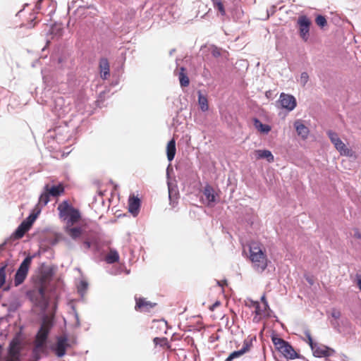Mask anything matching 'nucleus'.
Returning <instances> with one entry per match:
<instances>
[{
    "label": "nucleus",
    "mask_w": 361,
    "mask_h": 361,
    "mask_svg": "<svg viewBox=\"0 0 361 361\" xmlns=\"http://www.w3.org/2000/svg\"><path fill=\"white\" fill-rule=\"evenodd\" d=\"M35 211L36 212L35 214H30L29 216L18 226L13 234L14 238L20 239L23 238L25 233L30 228L39 214H37V210Z\"/></svg>",
    "instance_id": "7"
},
{
    "label": "nucleus",
    "mask_w": 361,
    "mask_h": 361,
    "mask_svg": "<svg viewBox=\"0 0 361 361\" xmlns=\"http://www.w3.org/2000/svg\"><path fill=\"white\" fill-rule=\"evenodd\" d=\"M355 236L357 237V238H360L361 234L358 231H356L355 233Z\"/></svg>",
    "instance_id": "44"
},
{
    "label": "nucleus",
    "mask_w": 361,
    "mask_h": 361,
    "mask_svg": "<svg viewBox=\"0 0 361 361\" xmlns=\"http://www.w3.org/2000/svg\"><path fill=\"white\" fill-rule=\"evenodd\" d=\"M78 243H82V247L85 250H89L91 247V242L90 239L85 235L84 238L82 240V241L79 242Z\"/></svg>",
    "instance_id": "35"
},
{
    "label": "nucleus",
    "mask_w": 361,
    "mask_h": 361,
    "mask_svg": "<svg viewBox=\"0 0 361 361\" xmlns=\"http://www.w3.org/2000/svg\"><path fill=\"white\" fill-rule=\"evenodd\" d=\"M140 207V200L137 197H130L128 200V211L133 216H137Z\"/></svg>",
    "instance_id": "13"
},
{
    "label": "nucleus",
    "mask_w": 361,
    "mask_h": 361,
    "mask_svg": "<svg viewBox=\"0 0 361 361\" xmlns=\"http://www.w3.org/2000/svg\"><path fill=\"white\" fill-rule=\"evenodd\" d=\"M254 154L257 159H265L269 163L274 160L272 153L268 149H257L254 152Z\"/></svg>",
    "instance_id": "15"
},
{
    "label": "nucleus",
    "mask_w": 361,
    "mask_h": 361,
    "mask_svg": "<svg viewBox=\"0 0 361 361\" xmlns=\"http://www.w3.org/2000/svg\"><path fill=\"white\" fill-rule=\"evenodd\" d=\"M198 104L202 111H206L209 109L208 100L206 96L203 95L201 91H198Z\"/></svg>",
    "instance_id": "25"
},
{
    "label": "nucleus",
    "mask_w": 361,
    "mask_h": 361,
    "mask_svg": "<svg viewBox=\"0 0 361 361\" xmlns=\"http://www.w3.org/2000/svg\"><path fill=\"white\" fill-rule=\"evenodd\" d=\"M185 68L184 67H180L178 70V72L175 71V74L178 76L180 85L181 87H188L190 83L189 78L188 77L185 73Z\"/></svg>",
    "instance_id": "19"
},
{
    "label": "nucleus",
    "mask_w": 361,
    "mask_h": 361,
    "mask_svg": "<svg viewBox=\"0 0 361 361\" xmlns=\"http://www.w3.org/2000/svg\"><path fill=\"white\" fill-rule=\"evenodd\" d=\"M276 8V6L273 5L269 8L267 9V15L266 19L269 18V16H273L275 13Z\"/></svg>",
    "instance_id": "37"
},
{
    "label": "nucleus",
    "mask_w": 361,
    "mask_h": 361,
    "mask_svg": "<svg viewBox=\"0 0 361 361\" xmlns=\"http://www.w3.org/2000/svg\"><path fill=\"white\" fill-rule=\"evenodd\" d=\"M4 244L0 245V250H3Z\"/></svg>",
    "instance_id": "46"
},
{
    "label": "nucleus",
    "mask_w": 361,
    "mask_h": 361,
    "mask_svg": "<svg viewBox=\"0 0 361 361\" xmlns=\"http://www.w3.org/2000/svg\"><path fill=\"white\" fill-rule=\"evenodd\" d=\"M252 306L255 309V313L257 315H262L264 313H265V312L267 310H264V305H263V307H261L258 302L252 301Z\"/></svg>",
    "instance_id": "30"
},
{
    "label": "nucleus",
    "mask_w": 361,
    "mask_h": 361,
    "mask_svg": "<svg viewBox=\"0 0 361 361\" xmlns=\"http://www.w3.org/2000/svg\"><path fill=\"white\" fill-rule=\"evenodd\" d=\"M59 218L66 223H78L81 218L78 209L74 208L68 200L58 205Z\"/></svg>",
    "instance_id": "3"
},
{
    "label": "nucleus",
    "mask_w": 361,
    "mask_h": 361,
    "mask_svg": "<svg viewBox=\"0 0 361 361\" xmlns=\"http://www.w3.org/2000/svg\"><path fill=\"white\" fill-rule=\"evenodd\" d=\"M253 123L255 128L261 133H268L271 130L270 126L263 124L258 118H254Z\"/></svg>",
    "instance_id": "23"
},
{
    "label": "nucleus",
    "mask_w": 361,
    "mask_h": 361,
    "mask_svg": "<svg viewBox=\"0 0 361 361\" xmlns=\"http://www.w3.org/2000/svg\"><path fill=\"white\" fill-rule=\"evenodd\" d=\"M61 28H58V30H57V32H59V35H61V33H60V32H61Z\"/></svg>",
    "instance_id": "47"
},
{
    "label": "nucleus",
    "mask_w": 361,
    "mask_h": 361,
    "mask_svg": "<svg viewBox=\"0 0 361 361\" xmlns=\"http://www.w3.org/2000/svg\"><path fill=\"white\" fill-rule=\"evenodd\" d=\"M157 339H158V338H155L154 339V342H156V341H157Z\"/></svg>",
    "instance_id": "50"
},
{
    "label": "nucleus",
    "mask_w": 361,
    "mask_h": 361,
    "mask_svg": "<svg viewBox=\"0 0 361 361\" xmlns=\"http://www.w3.org/2000/svg\"><path fill=\"white\" fill-rule=\"evenodd\" d=\"M249 257L255 271L262 273L267 269L269 260L265 251L257 243H250Z\"/></svg>",
    "instance_id": "1"
},
{
    "label": "nucleus",
    "mask_w": 361,
    "mask_h": 361,
    "mask_svg": "<svg viewBox=\"0 0 361 361\" xmlns=\"http://www.w3.org/2000/svg\"><path fill=\"white\" fill-rule=\"evenodd\" d=\"M331 315L333 318L337 319L341 317V312L339 310L333 309L331 311Z\"/></svg>",
    "instance_id": "38"
},
{
    "label": "nucleus",
    "mask_w": 361,
    "mask_h": 361,
    "mask_svg": "<svg viewBox=\"0 0 361 361\" xmlns=\"http://www.w3.org/2000/svg\"><path fill=\"white\" fill-rule=\"evenodd\" d=\"M309 80V75L307 72H302L298 82L302 86H305Z\"/></svg>",
    "instance_id": "32"
},
{
    "label": "nucleus",
    "mask_w": 361,
    "mask_h": 361,
    "mask_svg": "<svg viewBox=\"0 0 361 361\" xmlns=\"http://www.w3.org/2000/svg\"><path fill=\"white\" fill-rule=\"evenodd\" d=\"M280 352L287 359L293 360L299 357L298 354L295 351L293 348L288 343H287V344L280 350Z\"/></svg>",
    "instance_id": "17"
},
{
    "label": "nucleus",
    "mask_w": 361,
    "mask_h": 361,
    "mask_svg": "<svg viewBox=\"0 0 361 361\" xmlns=\"http://www.w3.org/2000/svg\"><path fill=\"white\" fill-rule=\"evenodd\" d=\"M38 292H39V295L44 298V295H45V290H44V288L43 287H40L39 289H38Z\"/></svg>",
    "instance_id": "43"
},
{
    "label": "nucleus",
    "mask_w": 361,
    "mask_h": 361,
    "mask_svg": "<svg viewBox=\"0 0 361 361\" xmlns=\"http://www.w3.org/2000/svg\"><path fill=\"white\" fill-rule=\"evenodd\" d=\"M101 78L106 80L109 76V63L106 59H102L99 61Z\"/></svg>",
    "instance_id": "20"
},
{
    "label": "nucleus",
    "mask_w": 361,
    "mask_h": 361,
    "mask_svg": "<svg viewBox=\"0 0 361 361\" xmlns=\"http://www.w3.org/2000/svg\"><path fill=\"white\" fill-rule=\"evenodd\" d=\"M272 342L276 348L280 351L286 344L287 341L278 337H272Z\"/></svg>",
    "instance_id": "28"
},
{
    "label": "nucleus",
    "mask_w": 361,
    "mask_h": 361,
    "mask_svg": "<svg viewBox=\"0 0 361 361\" xmlns=\"http://www.w3.org/2000/svg\"><path fill=\"white\" fill-rule=\"evenodd\" d=\"M297 24L300 37L304 42H307L310 37V20L306 16H302L298 18Z\"/></svg>",
    "instance_id": "9"
},
{
    "label": "nucleus",
    "mask_w": 361,
    "mask_h": 361,
    "mask_svg": "<svg viewBox=\"0 0 361 361\" xmlns=\"http://www.w3.org/2000/svg\"><path fill=\"white\" fill-rule=\"evenodd\" d=\"M6 267H1L0 268V288L3 286L6 280Z\"/></svg>",
    "instance_id": "34"
},
{
    "label": "nucleus",
    "mask_w": 361,
    "mask_h": 361,
    "mask_svg": "<svg viewBox=\"0 0 361 361\" xmlns=\"http://www.w3.org/2000/svg\"><path fill=\"white\" fill-rule=\"evenodd\" d=\"M315 22L321 27H324L327 23L325 17L321 15L317 16Z\"/></svg>",
    "instance_id": "33"
},
{
    "label": "nucleus",
    "mask_w": 361,
    "mask_h": 361,
    "mask_svg": "<svg viewBox=\"0 0 361 361\" xmlns=\"http://www.w3.org/2000/svg\"><path fill=\"white\" fill-rule=\"evenodd\" d=\"M203 194L207 201L208 205L216 202L215 192L212 186L206 185L204 188Z\"/></svg>",
    "instance_id": "18"
},
{
    "label": "nucleus",
    "mask_w": 361,
    "mask_h": 361,
    "mask_svg": "<svg viewBox=\"0 0 361 361\" xmlns=\"http://www.w3.org/2000/svg\"><path fill=\"white\" fill-rule=\"evenodd\" d=\"M88 284L85 281H80L79 284L78 285V291L80 294L81 296L85 293L87 289Z\"/></svg>",
    "instance_id": "29"
},
{
    "label": "nucleus",
    "mask_w": 361,
    "mask_h": 361,
    "mask_svg": "<svg viewBox=\"0 0 361 361\" xmlns=\"http://www.w3.org/2000/svg\"><path fill=\"white\" fill-rule=\"evenodd\" d=\"M279 102L283 108L288 109V111H292L296 106V99L295 98L290 94H286L285 93H281L280 95Z\"/></svg>",
    "instance_id": "11"
},
{
    "label": "nucleus",
    "mask_w": 361,
    "mask_h": 361,
    "mask_svg": "<svg viewBox=\"0 0 361 361\" xmlns=\"http://www.w3.org/2000/svg\"><path fill=\"white\" fill-rule=\"evenodd\" d=\"M305 335H306V336L307 338L308 343H309L310 348H312V346H313L315 344V343L313 342L312 336H311L310 333L309 331H306L305 332Z\"/></svg>",
    "instance_id": "39"
},
{
    "label": "nucleus",
    "mask_w": 361,
    "mask_h": 361,
    "mask_svg": "<svg viewBox=\"0 0 361 361\" xmlns=\"http://www.w3.org/2000/svg\"><path fill=\"white\" fill-rule=\"evenodd\" d=\"M311 349L313 352L314 356L317 357H329L332 353H334V350L327 346L319 345L317 343H315L312 346Z\"/></svg>",
    "instance_id": "12"
},
{
    "label": "nucleus",
    "mask_w": 361,
    "mask_h": 361,
    "mask_svg": "<svg viewBox=\"0 0 361 361\" xmlns=\"http://www.w3.org/2000/svg\"><path fill=\"white\" fill-rule=\"evenodd\" d=\"M22 342L18 336L14 337L8 348V357L5 361H20Z\"/></svg>",
    "instance_id": "5"
},
{
    "label": "nucleus",
    "mask_w": 361,
    "mask_h": 361,
    "mask_svg": "<svg viewBox=\"0 0 361 361\" xmlns=\"http://www.w3.org/2000/svg\"><path fill=\"white\" fill-rule=\"evenodd\" d=\"M32 257L28 256L21 262L14 276V285L18 286L26 279Z\"/></svg>",
    "instance_id": "6"
},
{
    "label": "nucleus",
    "mask_w": 361,
    "mask_h": 361,
    "mask_svg": "<svg viewBox=\"0 0 361 361\" xmlns=\"http://www.w3.org/2000/svg\"><path fill=\"white\" fill-rule=\"evenodd\" d=\"M261 300L262 301L263 305L264 306V310H267L269 308V305H268L267 301L266 300L265 295L262 296Z\"/></svg>",
    "instance_id": "42"
},
{
    "label": "nucleus",
    "mask_w": 361,
    "mask_h": 361,
    "mask_svg": "<svg viewBox=\"0 0 361 361\" xmlns=\"http://www.w3.org/2000/svg\"><path fill=\"white\" fill-rule=\"evenodd\" d=\"M54 28H51V34L54 32Z\"/></svg>",
    "instance_id": "49"
},
{
    "label": "nucleus",
    "mask_w": 361,
    "mask_h": 361,
    "mask_svg": "<svg viewBox=\"0 0 361 361\" xmlns=\"http://www.w3.org/2000/svg\"><path fill=\"white\" fill-rule=\"evenodd\" d=\"M214 8H216L221 13V15H225L226 12L224 5L219 0L214 1Z\"/></svg>",
    "instance_id": "31"
},
{
    "label": "nucleus",
    "mask_w": 361,
    "mask_h": 361,
    "mask_svg": "<svg viewBox=\"0 0 361 361\" xmlns=\"http://www.w3.org/2000/svg\"><path fill=\"white\" fill-rule=\"evenodd\" d=\"M69 346L66 336H59L56 344L53 347V350L58 357H61L66 354V349Z\"/></svg>",
    "instance_id": "10"
},
{
    "label": "nucleus",
    "mask_w": 361,
    "mask_h": 361,
    "mask_svg": "<svg viewBox=\"0 0 361 361\" xmlns=\"http://www.w3.org/2000/svg\"><path fill=\"white\" fill-rule=\"evenodd\" d=\"M212 54L214 57H218L221 55V51L218 48L215 47L213 49Z\"/></svg>",
    "instance_id": "41"
},
{
    "label": "nucleus",
    "mask_w": 361,
    "mask_h": 361,
    "mask_svg": "<svg viewBox=\"0 0 361 361\" xmlns=\"http://www.w3.org/2000/svg\"><path fill=\"white\" fill-rule=\"evenodd\" d=\"M75 223H66L64 226L65 233L73 241H82L85 235V230L81 226H74Z\"/></svg>",
    "instance_id": "8"
},
{
    "label": "nucleus",
    "mask_w": 361,
    "mask_h": 361,
    "mask_svg": "<svg viewBox=\"0 0 361 361\" xmlns=\"http://www.w3.org/2000/svg\"><path fill=\"white\" fill-rule=\"evenodd\" d=\"M175 51L174 49L171 50V51H170V54L171 55L172 54H173V51Z\"/></svg>",
    "instance_id": "48"
},
{
    "label": "nucleus",
    "mask_w": 361,
    "mask_h": 361,
    "mask_svg": "<svg viewBox=\"0 0 361 361\" xmlns=\"http://www.w3.org/2000/svg\"><path fill=\"white\" fill-rule=\"evenodd\" d=\"M119 260L118 252L115 249H110L109 252L105 257V261L108 264H113Z\"/></svg>",
    "instance_id": "24"
},
{
    "label": "nucleus",
    "mask_w": 361,
    "mask_h": 361,
    "mask_svg": "<svg viewBox=\"0 0 361 361\" xmlns=\"http://www.w3.org/2000/svg\"><path fill=\"white\" fill-rule=\"evenodd\" d=\"M327 135L334 144L335 148L339 152L341 156H345L353 157L355 155V152L349 149L345 144L339 138L338 134L332 130H328Z\"/></svg>",
    "instance_id": "4"
},
{
    "label": "nucleus",
    "mask_w": 361,
    "mask_h": 361,
    "mask_svg": "<svg viewBox=\"0 0 361 361\" xmlns=\"http://www.w3.org/2000/svg\"><path fill=\"white\" fill-rule=\"evenodd\" d=\"M294 126L298 135L301 136L303 139L307 137L309 130L303 123L300 121H296L294 123Z\"/></svg>",
    "instance_id": "21"
},
{
    "label": "nucleus",
    "mask_w": 361,
    "mask_h": 361,
    "mask_svg": "<svg viewBox=\"0 0 361 361\" xmlns=\"http://www.w3.org/2000/svg\"><path fill=\"white\" fill-rule=\"evenodd\" d=\"M64 99L62 97H56L53 101L52 111L61 116L64 112L63 109Z\"/></svg>",
    "instance_id": "14"
},
{
    "label": "nucleus",
    "mask_w": 361,
    "mask_h": 361,
    "mask_svg": "<svg viewBox=\"0 0 361 361\" xmlns=\"http://www.w3.org/2000/svg\"><path fill=\"white\" fill-rule=\"evenodd\" d=\"M154 305L155 304H152L150 302H147L143 298L136 299V309L145 308V310H149V309L152 308Z\"/></svg>",
    "instance_id": "26"
},
{
    "label": "nucleus",
    "mask_w": 361,
    "mask_h": 361,
    "mask_svg": "<svg viewBox=\"0 0 361 361\" xmlns=\"http://www.w3.org/2000/svg\"><path fill=\"white\" fill-rule=\"evenodd\" d=\"M169 200H170V204L172 205V207H175L176 204H177V201H176V197L174 198L173 196H172V190L170 188V186H169Z\"/></svg>",
    "instance_id": "36"
},
{
    "label": "nucleus",
    "mask_w": 361,
    "mask_h": 361,
    "mask_svg": "<svg viewBox=\"0 0 361 361\" xmlns=\"http://www.w3.org/2000/svg\"><path fill=\"white\" fill-rule=\"evenodd\" d=\"M249 348H250V344L245 341V342H244L243 346L240 350L231 353L229 355V356L231 357V358L232 360L239 357L241 355H243V354H245L246 352H247L249 350Z\"/></svg>",
    "instance_id": "27"
},
{
    "label": "nucleus",
    "mask_w": 361,
    "mask_h": 361,
    "mask_svg": "<svg viewBox=\"0 0 361 361\" xmlns=\"http://www.w3.org/2000/svg\"><path fill=\"white\" fill-rule=\"evenodd\" d=\"M176 142L173 139H172L168 142L166 147L167 159L169 161H171L173 159L176 154Z\"/></svg>",
    "instance_id": "22"
},
{
    "label": "nucleus",
    "mask_w": 361,
    "mask_h": 361,
    "mask_svg": "<svg viewBox=\"0 0 361 361\" xmlns=\"http://www.w3.org/2000/svg\"><path fill=\"white\" fill-rule=\"evenodd\" d=\"M48 334V328L45 326V325H42L40 327L36 337L38 346H42L44 345L47 338Z\"/></svg>",
    "instance_id": "16"
},
{
    "label": "nucleus",
    "mask_w": 361,
    "mask_h": 361,
    "mask_svg": "<svg viewBox=\"0 0 361 361\" xmlns=\"http://www.w3.org/2000/svg\"><path fill=\"white\" fill-rule=\"evenodd\" d=\"M356 284L360 290L361 291V275L356 274L355 276Z\"/></svg>",
    "instance_id": "40"
},
{
    "label": "nucleus",
    "mask_w": 361,
    "mask_h": 361,
    "mask_svg": "<svg viewBox=\"0 0 361 361\" xmlns=\"http://www.w3.org/2000/svg\"><path fill=\"white\" fill-rule=\"evenodd\" d=\"M64 193V186L62 183L51 185L47 183L43 188L42 192L39 197L38 203L35 210H37V214L41 212L43 207L46 206L50 201L49 197H58Z\"/></svg>",
    "instance_id": "2"
},
{
    "label": "nucleus",
    "mask_w": 361,
    "mask_h": 361,
    "mask_svg": "<svg viewBox=\"0 0 361 361\" xmlns=\"http://www.w3.org/2000/svg\"><path fill=\"white\" fill-rule=\"evenodd\" d=\"M233 360L231 358L230 356H228L226 360L225 361H232Z\"/></svg>",
    "instance_id": "45"
}]
</instances>
